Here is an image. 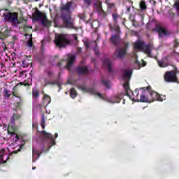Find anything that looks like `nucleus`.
<instances>
[{
    "label": "nucleus",
    "instance_id": "obj_1",
    "mask_svg": "<svg viewBox=\"0 0 179 179\" xmlns=\"http://www.w3.org/2000/svg\"><path fill=\"white\" fill-rule=\"evenodd\" d=\"M131 74L132 71L131 70H127L124 71L123 79L126 80V82L124 84V88L127 92V96H131V94H132V96L135 97L134 99L138 101L139 99H138V96H139V90H135L134 92H132V90L129 89V83H128V81L129 80V79H131Z\"/></svg>",
    "mask_w": 179,
    "mask_h": 179
},
{
    "label": "nucleus",
    "instance_id": "obj_2",
    "mask_svg": "<svg viewBox=\"0 0 179 179\" xmlns=\"http://www.w3.org/2000/svg\"><path fill=\"white\" fill-rule=\"evenodd\" d=\"M134 50L136 51H142L148 55V57H150L152 50H153V45L150 44L145 45L143 41H138L134 43Z\"/></svg>",
    "mask_w": 179,
    "mask_h": 179
},
{
    "label": "nucleus",
    "instance_id": "obj_3",
    "mask_svg": "<svg viewBox=\"0 0 179 179\" xmlns=\"http://www.w3.org/2000/svg\"><path fill=\"white\" fill-rule=\"evenodd\" d=\"M55 44L57 47L62 48L69 44V35L68 34H56Z\"/></svg>",
    "mask_w": 179,
    "mask_h": 179
},
{
    "label": "nucleus",
    "instance_id": "obj_4",
    "mask_svg": "<svg viewBox=\"0 0 179 179\" xmlns=\"http://www.w3.org/2000/svg\"><path fill=\"white\" fill-rule=\"evenodd\" d=\"M34 20H41L42 24L48 27L51 26V21L47 19V15L44 13H41L40 10H36L35 13L32 15Z\"/></svg>",
    "mask_w": 179,
    "mask_h": 179
},
{
    "label": "nucleus",
    "instance_id": "obj_5",
    "mask_svg": "<svg viewBox=\"0 0 179 179\" xmlns=\"http://www.w3.org/2000/svg\"><path fill=\"white\" fill-rule=\"evenodd\" d=\"M177 73H179V71L177 67H174L173 71H167L166 73L164 76V79L165 82L171 83V82H178V78L177 77Z\"/></svg>",
    "mask_w": 179,
    "mask_h": 179
},
{
    "label": "nucleus",
    "instance_id": "obj_6",
    "mask_svg": "<svg viewBox=\"0 0 179 179\" xmlns=\"http://www.w3.org/2000/svg\"><path fill=\"white\" fill-rule=\"evenodd\" d=\"M17 13H4L3 17L6 22H10L14 26L19 24V20H17Z\"/></svg>",
    "mask_w": 179,
    "mask_h": 179
},
{
    "label": "nucleus",
    "instance_id": "obj_7",
    "mask_svg": "<svg viewBox=\"0 0 179 179\" xmlns=\"http://www.w3.org/2000/svg\"><path fill=\"white\" fill-rule=\"evenodd\" d=\"M80 89L84 93H89L90 94H92V96H96L97 97H99V99H104V95H103V94L96 91V90L92 87L81 86Z\"/></svg>",
    "mask_w": 179,
    "mask_h": 179
},
{
    "label": "nucleus",
    "instance_id": "obj_8",
    "mask_svg": "<svg viewBox=\"0 0 179 179\" xmlns=\"http://www.w3.org/2000/svg\"><path fill=\"white\" fill-rule=\"evenodd\" d=\"M63 22L64 27L66 29H76L73 19L71 17V14L63 15Z\"/></svg>",
    "mask_w": 179,
    "mask_h": 179
},
{
    "label": "nucleus",
    "instance_id": "obj_9",
    "mask_svg": "<svg viewBox=\"0 0 179 179\" xmlns=\"http://www.w3.org/2000/svg\"><path fill=\"white\" fill-rule=\"evenodd\" d=\"M143 90H148V92H150V100H152V101L155 100H157L158 101H163V99H162V97H160V95H159L157 92L155 91H150V86L143 87Z\"/></svg>",
    "mask_w": 179,
    "mask_h": 179
},
{
    "label": "nucleus",
    "instance_id": "obj_10",
    "mask_svg": "<svg viewBox=\"0 0 179 179\" xmlns=\"http://www.w3.org/2000/svg\"><path fill=\"white\" fill-rule=\"evenodd\" d=\"M127 47H128V44H125L124 48L117 49L115 52V57H117V58H119L120 59L124 57L125 55H127Z\"/></svg>",
    "mask_w": 179,
    "mask_h": 179
},
{
    "label": "nucleus",
    "instance_id": "obj_11",
    "mask_svg": "<svg viewBox=\"0 0 179 179\" xmlns=\"http://www.w3.org/2000/svg\"><path fill=\"white\" fill-rule=\"evenodd\" d=\"M158 33L160 37L169 36L171 34V31L163 27H158Z\"/></svg>",
    "mask_w": 179,
    "mask_h": 179
},
{
    "label": "nucleus",
    "instance_id": "obj_12",
    "mask_svg": "<svg viewBox=\"0 0 179 179\" xmlns=\"http://www.w3.org/2000/svg\"><path fill=\"white\" fill-rule=\"evenodd\" d=\"M69 59L67 61V64L66 65V69H71V66L73 65V62H75V55H68Z\"/></svg>",
    "mask_w": 179,
    "mask_h": 179
},
{
    "label": "nucleus",
    "instance_id": "obj_13",
    "mask_svg": "<svg viewBox=\"0 0 179 179\" xmlns=\"http://www.w3.org/2000/svg\"><path fill=\"white\" fill-rule=\"evenodd\" d=\"M41 135L43 136V138H49V139H52L50 143L51 145L49 147V148H50L51 146H53V145H55V141L52 139V134L47 133L45 131H42Z\"/></svg>",
    "mask_w": 179,
    "mask_h": 179
},
{
    "label": "nucleus",
    "instance_id": "obj_14",
    "mask_svg": "<svg viewBox=\"0 0 179 179\" xmlns=\"http://www.w3.org/2000/svg\"><path fill=\"white\" fill-rule=\"evenodd\" d=\"M95 9L99 12V13H103L104 10H103V7L101 6V2L98 1L94 5Z\"/></svg>",
    "mask_w": 179,
    "mask_h": 179
},
{
    "label": "nucleus",
    "instance_id": "obj_15",
    "mask_svg": "<svg viewBox=\"0 0 179 179\" xmlns=\"http://www.w3.org/2000/svg\"><path fill=\"white\" fill-rule=\"evenodd\" d=\"M138 101H141L142 103H150V99H149V98L145 95V94H143L141 95L140 100Z\"/></svg>",
    "mask_w": 179,
    "mask_h": 179
},
{
    "label": "nucleus",
    "instance_id": "obj_16",
    "mask_svg": "<svg viewBox=\"0 0 179 179\" xmlns=\"http://www.w3.org/2000/svg\"><path fill=\"white\" fill-rule=\"evenodd\" d=\"M103 65H104V66H106L108 69L109 71H111V66H113V64L111 63L110 59H106L103 62Z\"/></svg>",
    "mask_w": 179,
    "mask_h": 179
},
{
    "label": "nucleus",
    "instance_id": "obj_17",
    "mask_svg": "<svg viewBox=\"0 0 179 179\" xmlns=\"http://www.w3.org/2000/svg\"><path fill=\"white\" fill-rule=\"evenodd\" d=\"M110 41L113 44H117L118 41H120V36H118V34H117V35L112 36Z\"/></svg>",
    "mask_w": 179,
    "mask_h": 179
},
{
    "label": "nucleus",
    "instance_id": "obj_18",
    "mask_svg": "<svg viewBox=\"0 0 179 179\" xmlns=\"http://www.w3.org/2000/svg\"><path fill=\"white\" fill-rule=\"evenodd\" d=\"M78 73H87V67L86 66H80L77 69Z\"/></svg>",
    "mask_w": 179,
    "mask_h": 179
},
{
    "label": "nucleus",
    "instance_id": "obj_19",
    "mask_svg": "<svg viewBox=\"0 0 179 179\" xmlns=\"http://www.w3.org/2000/svg\"><path fill=\"white\" fill-rule=\"evenodd\" d=\"M141 10H146L148 6H146V2L145 1H141L139 3Z\"/></svg>",
    "mask_w": 179,
    "mask_h": 179
},
{
    "label": "nucleus",
    "instance_id": "obj_20",
    "mask_svg": "<svg viewBox=\"0 0 179 179\" xmlns=\"http://www.w3.org/2000/svg\"><path fill=\"white\" fill-rule=\"evenodd\" d=\"M106 3L108 5V8L110 10H115V5L114 3H111L108 1V0H106Z\"/></svg>",
    "mask_w": 179,
    "mask_h": 179
},
{
    "label": "nucleus",
    "instance_id": "obj_21",
    "mask_svg": "<svg viewBox=\"0 0 179 179\" xmlns=\"http://www.w3.org/2000/svg\"><path fill=\"white\" fill-rule=\"evenodd\" d=\"M71 6H72V3L71 2H69L62 7V9L63 10H66V12H69V10H71Z\"/></svg>",
    "mask_w": 179,
    "mask_h": 179
},
{
    "label": "nucleus",
    "instance_id": "obj_22",
    "mask_svg": "<svg viewBox=\"0 0 179 179\" xmlns=\"http://www.w3.org/2000/svg\"><path fill=\"white\" fill-rule=\"evenodd\" d=\"M38 96H39L38 90L36 88L33 89L32 90V97L36 99H38Z\"/></svg>",
    "mask_w": 179,
    "mask_h": 179
},
{
    "label": "nucleus",
    "instance_id": "obj_23",
    "mask_svg": "<svg viewBox=\"0 0 179 179\" xmlns=\"http://www.w3.org/2000/svg\"><path fill=\"white\" fill-rule=\"evenodd\" d=\"M158 65L160 66V68H166L169 66V64H167V63L164 62L163 60L158 61Z\"/></svg>",
    "mask_w": 179,
    "mask_h": 179
},
{
    "label": "nucleus",
    "instance_id": "obj_24",
    "mask_svg": "<svg viewBox=\"0 0 179 179\" xmlns=\"http://www.w3.org/2000/svg\"><path fill=\"white\" fill-rule=\"evenodd\" d=\"M43 101L44 103H45L46 104H50V103H51V97H50V96L47 94H45L43 97Z\"/></svg>",
    "mask_w": 179,
    "mask_h": 179
},
{
    "label": "nucleus",
    "instance_id": "obj_25",
    "mask_svg": "<svg viewBox=\"0 0 179 179\" xmlns=\"http://www.w3.org/2000/svg\"><path fill=\"white\" fill-rule=\"evenodd\" d=\"M70 96L72 99H75V97L78 96V94H76V90H75V89L72 88L70 90Z\"/></svg>",
    "mask_w": 179,
    "mask_h": 179
},
{
    "label": "nucleus",
    "instance_id": "obj_26",
    "mask_svg": "<svg viewBox=\"0 0 179 179\" xmlns=\"http://www.w3.org/2000/svg\"><path fill=\"white\" fill-rule=\"evenodd\" d=\"M41 125L43 129L45 128V117L44 115H42Z\"/></svg>",
    "mask_w": 179,
    "mask_h": 179
},
{
    "label": "nucleus",
    "instance_id": "obj_27",
    "mask_svg": "<svg viewBox=\"0 0 179 179\" xmlns=\"http://www.w3.org/2000/svg\"><path fill=\"white\" fill-rule=\"evenodd\" d=\"M20 118V115L14 114L11 118V122L13 124L16 120H19Z\"/></svg>",
    "mask_w": 179,
    "mask_h": 179
},
{
    "label": "nucleus",
    "instance_id": "obj_28",
    "mask_svg": "<svg viewBox=\"0 0 179 179\" xmlns=\"http://www.w3.org/2000/svg\"><path fill=\"white\" fill-rule=\"evenodd\" d=\"M47 85H55V83L50 82V80H48V79H45L44 80V86H47Z\"/></svg>",
    "mask_w": 179,
    "mask_h": 179
},
{
    "label": "nucleus",
    "instance_id": "obj_29",
    "mask_svg": "<svg viewBox=\"0 0 179 179\" xmlns=\"http://www.w3.org/2000/svg\"><path fill=\"white\" fill-rule=\"evenodd\" d=\"M111 30L116 31L117 33H120V27L118 25H115L113 27H110Z\"/></svg>",
    "mask_w": 179,
    "mask_h": 179
},
{
    "label": "nucleus",
    "instance_id": "obj_30",
    "mask_svg": "<svg viewBox=\"0 0 179 179\" xmlns=\"http://www.w3.org/2000/svg\"><path fill=\"white\" fill-rule=\"evenodd\" d=\"M4 96L7 99H9V97H10V94H9V91L8 90H4Z\"/></svg>",
    "mask_w": 179,
    "mask_h": 179
},
{
    "label": "nucleus",
    "instance_id": "obj_31",
    "mask_svg": "<svg viewBox=\"0 0 179 179\" xmlns=\"http://www.w3.org/2000/svg\"><path fill=\"white\" fill-rule=\"evenodd\" d=\"M176 10H179V0L176 1L173 5Z\"/></svg>",
    "mask_w": 179,
    "mask_h": 179
},
{
    "label": "nucleus",
    "instance_id": "obj_32",
    "mask_svg": "<svg viewBox=\"0 0 179 179\" xmlns=\"http://www.w3.org/2000/svg\"><path fill=\"white\" fill-rule=\"evenodd\" d=\"M46 73L48 76H49L50 78H51L52 76H54V73L50 70L47 71Z\"/></svg>",
    "mask_w": 179,
    "mask_h": 179
},
{
    "label": "nucleus",
    "instance_id": "obj_33",
    "mask_svg": "<svg viewBox=\"0 0 179 179\" xmlns=\"http://www.w3.org/2000/svg\"><path fill=\"white\" fill-rule=\"evenodd\" d=\"M102 83H103V85L106 86V87H110V85H108V81L102 80Z\"/></svg>",
    "mask_w": 179,
    "mask_h": 179
},
{
    "label": "nucleus",
    "instance_id": "obj_34",
    "mask_svg": "<svg viewBox=\"0 0 179 179\" xmlns=\"http://www.w3.org/2000/svg\"><path fill=\"white\" fill-rule=\"evenodd\" d=\"M27 44L29 47H33V41L31 39H29L27 42Z\"/></svg>",
    "mask_w": 179,
    "mask_h": 179
},
{
    "label": "nucleus",
    "instance_id": "obj_35",
    "mask_svg": "<svg viewBox=\"0 0 179 179\" xmlns=\"http://www.w3.org/2000/svg\"><path fill=\"white\" fill-rule=\"evenodd\" d=\"M135 65L138 66L137 68H136V69H141V64H139L138 61L136 62Z\"/></svg>",
    "mask_w": 179,
    "mask_h": 179
},
{
    "label": "nucleus",
    "instance_id": "obj_36",
    "mask_svg": "<svg viewBox=\"0 0 179 179\" xmlns=\"http://www.w3.org/2000/svg\"><path fill=\"white\" fill-rule=\"evenodd\" d=\"M5 157H8L7 155H0V159H1V160L3 162H5Z\"/></svg>",
    "mask_w": 179,
    "mask_h": 179
},
{
    "label": "nucleus",
    "instance_id": "obj_37",
    "mask_svg": "<svg viewBox=\"0 0 179 179\" xmlns=\"http://www.w3.org/2000/svg\"><path fill=\"white\" fill-rule=\"evenodd\" d=\"M113 17L115 20H116L118 18V14L117 13L113 14Z\"/></svg>",
    "mask_w": 179,
    "mask_h": 179
},
{
    "label": "nucleus",
    "instance_id": "obj_38",
    "mask_svg": "<svg viewBox=\"0 0 179 179\" xmlns=\"http://www.w3.org/2000/svg\"><path fill=\"white\" fill-rule=\"evenodd\" d=\"M174 47H178V41L177 40L175 41Z\"/></svg>",
    "mask_w": 179,
    "mask_h": 179
},
{
    "label": "nucleus",
    "instance_id": "obj_39",
    "mask_svg": "<svg viewBox=\"0 0 179 179\" xmlns=\"http://www.w3.org/2000/svg\"><path fill=\"white\" fill-rule=\"evenodd\" d=\"M20 101H21L20 97H17L16 102L17 103V104H19V103H20Z\"/></svg>",
    "mask_w": 179,
    "mask_h": 179
},
{
    "label": "nucleus",
    "instance_id": "obj_40",
    "mask_svg": "<svg viewBox=\"0 0 179 179\" xmlns=\"http://www.w3.org/2000/svg\"><path fill=\"white\" fill-rule=\"evenodd\" d=\"M85 3H90V0H85Z\"/></svg>",
    "mask_w": 179,
    "mask_h": 179
},
{
    "label": "nucleus",
    "instance_id": "obj_41",
    "mask_svg": "<svg viewBox=\"0 0 179 179\" xmlns=\"http://www.w3.org/2000/svg\"><path fill=\"white\" fill-rule=\"evenodd\" d=\"M145 65H146V63L143 61V66H145Z\"/></svg>",
    "mask_w": 179,
    "mask_h": 179
},
{
    "label": "nucleus",
    "instance_id": "obj_42",
    "mask_svg": "<svg viewBox=\"0 0 179 179\" xmlns=\"http://www.w3.org/2000/svg\"><path fill=\"white\" fill-rule=\"evenodd\" d=\"M55 138H58V134L56 133V134H55Z\"/></svg>",
    "mask_w": 179,
    "mask_h": 179
},
{
    "label": "nucleus",
    "instance_id": "obj_43",
    "mask_svg": "<svg viewBox=\"0 0 179 179\" xmlns=\"http://www.w3.org/2000/svg\"><path fill=\"white\" fill-rule=\"evenodd\" d=\"M127 10H128V11L131 10V8H127Z\"/></svg>",
    "mask_w": 179,
    "mask_h": 179
},
{
    "label": "nucleus",
    "instance_id": "obj_44",
    "mask_svg": "<svg viewBox=\"0 0 179 179\" xmlns=\"http://www.w3.org/2000/svg\"><path fill=\"white\" fill-rule=\"evenodd\" d=\"M62 64L61 63H59L58 64V66H61Z\"/></svg>",
    "mask_w": 179,
    "mask_h": 179
},
{
    "label": "nucleus",
    "instance_id": "obj_45",
    "mask_svg": "<svg viewBox=\"0 0 179 179\" xmlns=\"http://www.w3.org/2000/svg\"><path fill=\"white\" fill-rule=\"evenodd\" d=\"M32 170H36V167H33V168H32Z\"/></svg>",
    "mask_w": 179,
    "mask_h": 179
},
{
    "label": "nucleus",
    "instance_id": "obj_46",
    "mask_svg": "<svg viewBox=\"0 0 179 179\" xmlns=\"http://www.w3.org/2000/svg\"><path fill=\"white\" fill-rule=\"evenodd\" d=\"M35 1V2H38V1H40V0H34Z\"/></svg>",
    "mask_w": 179,
    "mask_h": 179
},
{
    "label": "nucleus",
    "instance_id": "obj_47",
    "mask_svg": "<svg viewBox=\"0 0 179 179\" xmlns=\"http://www.w3.org/2000/svg\"><path fill=\"white\" fill-rule=\"evenodd\" d=\"M95 52H96V54H99V52H97L96 50H95Z\"/></svg>",
    "mask_w": 179,
    "mask_h": 179
},
{
    "label": "nucleus",
    "instance_id": "obj_48",
    "mask_svg": "<svg viewBox=\"0 0 179 179\" xmlns=\"http://www.w3.org/2000/svg\"><path fill=\"white\" fill-rule=\"evenodd\" d=\"M33 155H34V150H33Z\"/></svg>",
    "mask_w": 179,
    "mask_h": 179
},
{
    "label": "nucleus",
    "instance_id": "obj_49",
    "mask_svg": "<svg viewBox=\"0 0 179 179\" xmlns=\"http://www.w3.org/2000/svg\"><path fill=\"white\" fill-rule=\"evenodd\" d=\"M77 38H78L76 36V37H75V39L76 40Z\"/></svg>",
    "mask_w": 179,
    "mask_h": 179
},
{
    "label": "nucleus",
    "instance_id": "obj_50",
    "mask_svg": "<svg viewBox=\"0 0 179 179\" xmlns=\"http://www.w3.org/2000/svg\"><path fill=\"white\" fill-rule=\"evenodd\" d=\"M113 103H117V101H113Z\"/></svg>",
    "mask_w": 179,
    "mask_h": 179
},
{
    "label": "nucleus",
    "instance_id": "obj_51",
    "mask_svg": "<svg viewBox=\"0 0 179 179\" xmlns=\"http://www.w3.org/2000/svg\"><path fill=\"white\" fill-rule=\"evenodd\" d=\"M6 160H8V158H6Z\"/></svg>",
    "mask_w": 179,
    "mask_h": 179
}]
</instances>
